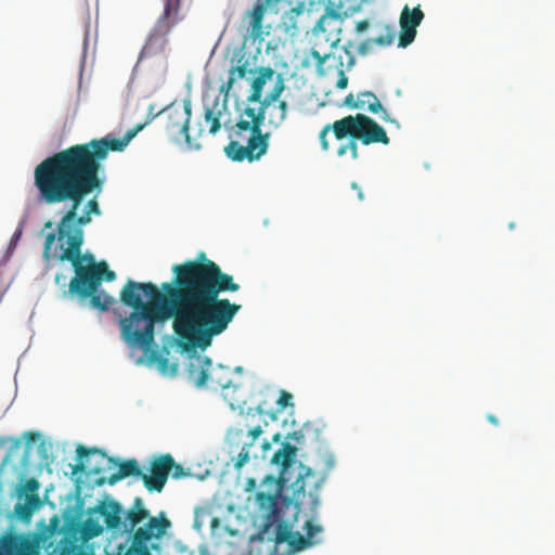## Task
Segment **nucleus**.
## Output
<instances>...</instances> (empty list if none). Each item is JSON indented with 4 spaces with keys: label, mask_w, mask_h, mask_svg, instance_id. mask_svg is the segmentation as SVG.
I'll use <instances>...</instances> for the list:
<instances>
[{
    "label": "nucleus",
    "mask_w": 555,
    "mask_h": 555,
    "mask_svg": "<svg viewBox=\"0 0 555 555\" xmlns=\"http://www.w3.org/2000/svg\"><path fill=\"white\" fill-rule=\"evenodd\" d=\"M249 66L250 64L247 59L244 60L243 56L240 57L237 60V65L231 68L229 79L227 83L221 87V91L225 90L228 92L233 87L236 78L243 79L247 74H254L255 70Z\"/></svg>",
    "instance_id": "nucleus-23"
},
{
    "label": "nucleus",
    "mask_w": 555,
    "mask_h": 555,
    "mask_svg": "<svg viewBox=\"0 0 555 555\" xmlns=\"http://www.w3.org/2000/svg\"><path fill=\"white\" fill-rule=\"evenodd\" d=\"M62 278H63L62 275H59V274H57V275L55 276V282H56L57 284H60V283L62 282Z\"/></svg>",
    "instance_id": "nucleus-55"
},
{
    "label": "nucleus",
    "mask_w": 555,
    "mask_h": 555,
    "mask_svg": "<svg viewBox=\"0 0 555 555\" xmlns=\"http://www.w3.org/2000/svg\"><path fill=\"white\" fill-rule=\"evenodd\" d=\"M363 119L360 117H353V115H348L343 117L341 119L335 120L333 124L326 125L319 134V140L321 146L324 151L330 149V144L327 141V134L332 130L335 138L337 140H343L348 137V134H354L357 137L363 135L362 127Z\"/></svg>",
    "instance_id": "nucleus-15"
},
{
    "label": "nucleus",
    "mask_w": 555,
    "mask_h": 555,
    "mask_svg": "<svg viewBox=\"0 0 555 555\" xmlns=\"http://www.w3.org/2000/svg\"><path fill=\"white\" fill-rule=\"evenodd\" d=\"M284 89V79L281 74H278L274 87L263 99H260V106L258 109H261L266 114V109H268L272 103L279 100Z\"/></svg>",
    "instance_id": "nucleus-26"
},
{
    "label": "nucleus",
    "mask_w": 555,
    "mask_h": 555,
    "mask_svg": "<svg viewBox=\"0 0 555 555\" xmlns=\"http://www.w3.org/2000/svg\"><path fill=\"white\" fill-rule=\"evenodd\" d=\"M105 524H106V527L111 528V529L119 528V526L121 524V518L119 516L118 511H116V512H114L112 514H107L105 516Z\"/></svg>",
    "instance_id": "nucleus-37"
},
{
    "label": "nucleus",
    "mask_w": 555,
    "mask_h": 555,
    "mask_svg": "<svg viewBox=\"0 0 555 555\" xmlns=\"http://www.w3.org/2000/svg\"><path fill=\"white\" fill-rule=\"evenodd\" d=\"M144 127L145 126L143 124H138L134 128L128 130L122 139H111L107 137L93 139L87 143L72 145L66 150L92 162L95 165H102L109 151H122Z\"/></svg>",
    "instance_id": "nucleus-11"
},
{
    "label": "nucleus",
    "mask_w": 555,
    "mask_h": 555,
    "mask_svg": "<svg viewBox=\"0 0 555 555\" xmlns=\"http://www.w3.org/2000/svg\"><path fill=\"white\" fill-rule=\"evenodd\" d=\"M289 5H294L293 11L297 14L301 13L306 5V0H287Z\"/></svg>",
    "instance_id": "nucleus-42"
},
{
    "label": "nucleus",
    "mask_w": 555,
    "mask_h": 555,
    "mask_svg": "<svg viewBox=\"0 0 555 555\" xmlns=\"http://www.w3.org/2000/svg\"><path fill=\"white\" fill-rule=\"evenodd\" d=\"M345 105L351 108H357L356 105H358V98L356 99L352 93H349L344 101Z\"/></svg>",
    "instance_id": "nucleus-43"
},
{
    "label": "nucleus",
    "mask_w": 555,
    "mask_h": 555,
    "mask_svg": "<svg viewBox=\"0 0 555 555\" xmlns=\"http://www.w3.org/2000/svg\"><path fill=\"white\" fill-rule=\"evenodd\" d=\"M0 555H18V534L7 533L0 537Z\"/></svg>",
    "instance_id": "nucleus-28"
},
{
    "label": "nucleus",
    "mask_w": 555,
    "mask_h": 555,
    "mask_svg": "<svg viewBox=\"0 0 555 555\" xmlns=\"http://www.w3.org/2000/svg\"><path fill=\"white\" fill-rule=\"evenodd\" d=\"M188 262H202V263H207V262H214L212 260H209L207 259L206 257V254L205 253H201L197 257V259L195 260H189Z\"/></svg>",
    "instance_id": "nucleus-48"
},
{
    "label": "nucleus",
    "mask_w": 555,
    "mask_h": 555,
    "mask_svg": "<svg viewBox=\"0 0 555 555\" xmlns=\"http://www.w3.org/2000/svg\"><path fill=\"white\" fill-rule=\"evenodd\" d=\"M181 0H165L164 11L151 30L144 49L150 51L163 50L167 43V36L181 21L179 16Z\"/></svg>",
    "instance_id": "nucleus-13"
},
{
    "label": "nucleus",
    "mask_w": 555,
    "mask_h": 555,
    "mask_svg": "<svg viewBox=\"0 0 555 555\" xmlns=\"http://www.w3.org/2000/svg\"><path fill=\"white\" fill-rule=\"evenodd\" d=\"M34 511L35 508H33L31 505H27L26 503H16L15 505V513L23 520L29 519Z\"/></svg>",
    "instance_id": "nucleus-35"
},
{
    "label": "nucleus",
    "mask_w": 555,
    "mask_h": 555,
    "mask_svg": "<svg viewBox=\"0 0 555 555\" xmlns=\"http://www.w3.org/2000/svg\"><path fill=\"white\" fill-rule=\"evenodd\" d=\"M347 85H348V78H347V76L344 74V72H343V70H340V75H339V78H338V80H337V82H336V87H337L338 89H345V88H347Z\"/></svg>",
    "instance_id": "nucleus-45"
},
{
    "label": "nucleus",
    "mask_w": 555,
    "mask_h": 555,
    "mask_svg": "<svg viewBox=\"0 0 555 555\" xmlns=\"http://www.w3.org/2000/svg\"><path fill=\"white\" fill-rule=\"evenodd\" d=\"M297 447L289 442H283L275 451L271 463L279 468V476L274 480L275 486H321L327 479L330 472L335 465L332 454H325L321 459L322 466L310 467L297 462Z\"/></svg>",
    "instance_id": "nucleus-5"
},
{
    "label": "nucleus",
    "mask_w": 555,
    "mask_h": 555,
    "mask_svg": "<svg viewBox=\"0 0 555 555\" xmlns=\"http://www.w3.org/2000/svg\"><path fill=\"white\" fill-rule=\"evenodd\" d=\"M304 490H305L304 487L298 488V491H304Z\"/></svg>",
    "instance_id": "nucleus-63"
},
{
    "label": "nucleus",
    "mask_w": 555,
    "mask_h": 555,
    "mask_svg": "<svg viewBox=\"0 0 555 555\" xmlns=\"http://www.w3.org/2000/svg\"><path fill=\"white\" fill-rule=\"evenodd\" d=\"M249 447L245 444L242 446V450L237 454L235 459H232L234 462V468L240 472V469L248 462L249 460Z\"/></svg>",
    "instance_id": "nucleus-33"
},
{
    "label": "nucleus",
    "mask_w": 555,
    "mask_h": 555,
    "mask_svg": "<svg viewBox=\"0 0 555 555\" xmlns=\"http://www.w3.org/2000/svg\"><path fill=\"white\" fill-rule=\"evenodd\" d=\"M245 489H246V491H248V492H249V491H253L255 488L247 487V488H245Z\"/></svg>",
    "instance_id": "nucleus-61"
},
{
    "label": "nucleus",
    "mask_w": 555,
    "mask_h": 555,
    "mask_svg": "<svg viewBox=\"0 0 555 555\" xmlns=\"http://www.w3.org/2000/svg\"><path fill=\"white\" fill-rule=\"evenodd\" d=\"M287 115V103L281 101L278 105H274L269 112L268 121L274 128H279L285 120Z\"/></svg>",
    "instance_id": "nucleus-29"
},
{
    "label": "nucleus",
    "mask_w": 555,
    "mask_h": 555,
    "mask_svg": "<svg viewBox=\"0 0 555 555\" xmlns=\"http://www.w3.org/2000/svg\"><path fill=\"white\" fill-rule=\"evenodd\" d=\"M373 40L374 46L387 47L390 46L395 40V31L389 28L386 29L385 35H380L376 38H371Z\"/></svg>",
    "instance_id": "nucleus-34"
},
{
    "label": "nucleus",
    "mask_w": 555,
    "mask_h": 555,
    "mask_svg": "<svg viewBox=\"0 0 555 555\" xmlns=\"http://www.w3.org/2000/svg\"><path fill=\"white\" fill-rule=\"evenodd\" d=\"M150 491L160 492L164 488H147Z\"/></svg>",
    "instance_id": "nucleus-56"
},
{
    "label": "nucleus",
    "mask_w": 555,
    "mask_h": 555,
    "mask_svg": "<svg viewBox=\"0 0 555 555\" xmlns=\"http://www.w3.org/2000/svg\"><path fill=\"white\" fill-rule=\"evenodd\" d=\"M357 108L367 109L372 114L383 113L382 119L385 122H391L397 128L400 127L396 119H392L390 115L384 109L383 105L378 101L377 96L371 91H363L358 93V105Z\"/></svg>",
    "instance_id": "nucleus-20"
},
{
    "label": "nucleus",
    "mask_w": 555,
    "mask_h": 555,
    "mask_svg": "<svg viewBox=\"0 0 555 555\" xmlns=\"http://www.w3.org/2000/svg\"><path fill=\"white\" fill-rule=\"evenodd\" d=\"M358 196H359V198H360V199H363V193H362V191H361V190H359V192H358Z\"/></svg>",
    "instance_id": "nucleus-59"
},
{
    "label": "nucleus",
    "mask_w": 555,
    "mask_h": 555,
    "mask_svg": "<svg viewBox=\"0 0 555 555\" xmlns=\"http://www.w3.org/2000/svg\"><path fill=\"white\" fill-rule=\"evenodd\" d=\"M191 116L192 101L189 98L175 100L163 108V129L169 141L176 144L184 142L190 149L198 150L201 145L193 142L189 133Z\"/></svg>",
    "instance_id": "nucleus-10"
},
{
    "label": "nucleus",
    "mask_w": 555,
    "mask_h": 555,
    "mask_svg": "<svg viewBox=\"0 0 555 555\" xmlns=\"http://www.w3.org/2000/svg\"><path fill=\"white\" fill-rule=\"evenodd\" d=\"M353 48V43L351 41H348L345 46H344V50L346 53H350V50Z\"/></svg>",
    "instance_id": "nucleus-50"
},
{
    "label": "nucleus",
    "mask_w": 555,
    "mask_h": 555,
    "mask_svg": "<svg viewBox=\"0 0 555 555\" xmlns=\"http://www.w3.org/2000/svg\"><path fill=\"white\" fill-rule=\"evenodd\" d=\"M149 516V512L141 506V501H135V506L128 511L126 521L124 522L125 531L132 532L134 528Z\"/></svg>",
    "instance_id": "nucleus-25"
},
{
    "label": "nucleus",
    "mask_w": 555,
    "mask_h": 555,
    "mask_svg": "<svg viewBox=\"0 0 555 555\" xmlns=\"http://www.w3.org/2000/svg\"><path fill=\"white\" fill-rule=\"evenodd\" d=\"M217 522H218V519H216V518H215V519L212 520V526H214L215 524H217Z\"/></svg>",
    "instance_id": "nucleus-62"
},
{
    "label": "nucleus",
    "mask_w": 555,
    "mask_h": 555,
    "mask_svg": "<svg viewBox=\"0 0 555 555\" xmlns=\"http://www.w3.org/2000/svg\"><path fill=\"white\" fill-rule=\"evenodd\" d=\"M276 493H258L257 502L262 513L263 522L261 533H268L274 527V541L276 544L287 543L294 552L311 546L315 541L314 537L322 531V527L314 525L311 520L305 524L306 537L294 531L300 506L293 499L282 495L285 488H275Z\"/></svg>",
    "instance_id": "nucleus-3"
},
{
    "label": "nucleus",
    "mask_w": 555,
    "mask_h": 555,
    "mask_svg": "<svg viewBox=\"0 0 555 555\" xmlns=\"http://www.w3.org/2000/svg\"><path fill=\"white\" fill-rule=\"evenodd\" d=\"M75 460L76 463L69 465L70 478L75 486H114L139 473L137 459L108 456L104 450L96 447L78 444Z\"/></svg>",
    "instance_id": "nucleus-4"
},
{
    "label": "nucleus",
    "mask_w": 555,
    "mask_h": 555,
    "mask_svg": "<svg viewBox=\"0 0 555 555\" xmlns=\"http://www.w3.org/2000/svg\"><path fill=\"white\" fill-rule=\"evenodd\" d=\"M39 544L35 539L18 534V555H38Z\"/></svg>",
    "instance_id": "nucleus-30"
},
{
    "label": "nucleus",
    "mask_w": 555,
    "mask_h": 555,
    "mask_svg": "<svg viewBox=\"0 0 555 555\" xmlns=\"http://www.w3.org/2000/svg\"><path fill=\"white\" fill-rule=\"evenodd\" d=\"M353 117H360L363 119V135L357 137L354 134H348L347 138H349V141L347 144H343L338 147V156H344L349 152L351 157L353 159H357L359 157L358 141H361L364 145H370L373 143H382L386 145L389 143V138L385 129L380 125H378L373 118L361 113L353 115Z\"/></svg>",
    "instance_id": "nucleus-14"
},
{
    "label": "nucleus",
    "mask_w": 555,
    "mask_h": 555,
    "mask_svg": "<svg viewBox=\"0 0 555 555\" xmlns=\"http://www.w3.org/2000/svg\"><path fill=\"white\" fill-rule=\"evenodd\" d=\"M305 436L301 430H295L286 436V439H292L296 442H301L304 440Z\"/></svg>",
    "instance_id": "nucleus-44"
},
{
    "label": "nucleus",
    "mask_w": 555,
    "mask_h": 555,
    "mask_svg": "<svg viewBox=\"0 0 555 555\" xmlns=\"http://www.w3.org/2000/svg\"><path fill=\"white\" fill-rule=\"evenodd\" d=\"M51 490H54V487L46 488L47 493H48L49 491H51Z\"/></svg>",
    "instance_id": "nucleus-60"
},
{
    "label": "nucleus",
    "mask_w": 555,
    "mask_h": 555,
    "mask_svg": "<svg viewBox=\"0 0 555 555\" xmlns=\"http://www.w3.org/2000/svg\"><path fill=\"white\" fill-rule=\"evenodd\" d=\"M40 439V435L37 433H28L27 434V442L26 446L22 444V449L20 451L21 454L26 453L29 455L30 451L33 449V443L37 442ZM37 452L40 456V463L38 465H35L30 462L28 459V463L33 466L38 468L37 474L38 477L42 474L43 469L48 472V474L52 473V469L50 468V465L53 462L52 456V443L46 440H40L37 444Z\"/></svg>",
    "instance_id": "nucleus-17"
},
{
    "label": "nucleus",
    "mask_w": 555,
    "mask_h": 555,
    "mask_svg": "<svg viewBox=\"0 0 555 555\" xmlns=\"http://www.w3.org/2000/svg\"><path fill=\"white\" fill-rule=\"evenodd\" d=\"M53 227V222L52 221H47L43 225V229H52Z\"/></svg>",
    "instance_id": "nucleus-52"
},
{
    "label": "nucleus",
    "mask_w": 555,
    "mask_h": 555,
    "mask_svg": "<svg viewBox=\"0 0 555 555\" xmlns=\"http://www.w3.org/2000/svg\"><path fill=\"white\" fill-rule=\"evenodd\" d=\"M75 490H76V494H77V495H80V494L82 493V491H81V488H80V487L75 488Z\"/></svg>",
    "instance_id": "nucleus-57"
},
{
    "label": "nucleus",
    "mask_w": 555,
    "mask_h": 555,
    "mask_svg": "<svg viewBox=\"0 0 555 555\" xmlns=\"http://www.w3.org/2000/svg\"><path fill=\"white\" fill-rule=\"evenodd\" d=\"M172 272V282L160 286L164 293L152 282L129 280L124 285L120 301L132 311L120 318L119 326L129 347L149 351L155 345V325L172 319L173 332L184 344L205 350L241 310V305L220 298L241 286L216 262L179 263Z\"/></svg>",
    "instance_id": "nucleus-1"
},
{
    "label": "nucleus",
    "mask_w": 555,
    "mask_h": 555,
    "mask_svg": "<svg viewBox=\"0 0 555 555\" xmlns=\"http://www.w3.org/2000/svg\"><path fill=\"white\" fill-rule=\"evenodd\" d=\"M103 165L68 151L62 150L44 158L34 170V185L40 203L52 206L69 203L62 212L56 230L48 233L43 244V256L62 250L65 258L78 254L85 241L83 227L92 216H101L98 195L104 186L101 177Z\"/></svg>",
    "instance_id": "nucleus-2"
},
{
    "label": "nucleus",
    "mask_w": 555,
    "mask_h": 555,
    "mask_svg": "<svg viewBox=\"0 0 555 555\" xmlns=\"http://www.w3.org/2000/svg\"><path fill=\"white\" fill-rule=\"evenodd\" d=\"M22 442L14 440L4 456H0V486H40L38 468L28 463V454H21Z\"/></svg>",
    "instance_id": "nucleus-9"
},
{
    "label": "nucleus",
    "mask_w": 555,
    "mask_h": 555,
    "mask_svg": "<svg viewBox=\"0 0 555 555\" xmlns=\"http://www.w3.org/2000/svg\"><path fill=\"white\" fill-rule=\"evenodd\" d=\"M424 18V13L421 7L417 5L413 10L405 5L400 14V34L398 46L405 48L411 44L416 37V28L420 26Z\"/></svg>",
    "instance_id": "nucleus-16"
},
{
    "label": "nucleus",
    "mask_w": 555,
    "mask_h": 555,
    "mask_svg": "<svg viewBox=\"0 0 555 555\" xmlns=\"http://www.w3.org/2000/svg\"><path fill=\"white\" fill-rule=\"evenodd\" d=\"M126 555H152L147 545L131 543Z\"/></svg>",
    "instance_id": "nucleus-38"
},
{
    "label": "nucleus",
    "mask_w": 555,
    "mask_h": 555,
    "mask_svg": "<svg viewBox=\"0 0 555 555\" xmlns=\"http://www.w3.org/2000/svg\"><path fill=\"white\" fill-rule=\"evenodd\" d=\"M264 113L261 109L246 106L241 114V119L232 127L236 138L242 137L244 132H249L247 145H242L237 141H231L225 147L224 153L234 162H249L259 159L268 150L269 134L261 133V125L264 120Z\"/></svg>",
    "instance_id": "nucleus-6"
},
{
    "label": "nucleus",
    "mask_w": 555,
    "mask_h": 555,
    "mask_svg": "<svg viewBox=\"0 0 555 555\" xmlns=\"http://www.w3.org/2000/svg\"><path fill=\"white\" fill-rule=\"evenodd\" d=\"M247 486H250V487L256 486V480H255V479H253V478H249V479L247 480Z\"/></svg>",
    "instance_id": "nucleus-53"
},
{
    "label": "nucleus",
    "mask_w": 555,
    "mask_h": 555,
    "mask_svg": "<svg viewBox=\"0 0 555 555\" xmlns=\"http://www.w3.org/2000/svg\"><path fill=\"white\" fill-rule=\"evenodd\" d=\"M152 359L157 362L158 369L162 372H167L169 366V359L163 356H158L156 352H153Z\"/></svg>",
    "instance_id": "nucleus-39"
},
{
    "label": "nucleus",
    "mask_w": 555,
    "mask_h": 555,
    "mask_svg": "<svg viewBox=\"0 0 555 555\" xmlns=\"http://www.w3.org/2000/svg\"><path fill=\"white\" fill-rule=\"evenodd\" d=\"M274 70L271 67H260L258 76L251 82V91L247 96L249 103H259L262 98V90L268 80L274 76Z\"/></svg>",
    "instance_id": "nucleus-22"
},
{
    "label": "nucleus",
    "mask_w": 555,
    "mask_h": 555,
    "mask_svg": "<svg viewBox=\"0 0 555 555\" xmlns=\"http://www.w3.org/2000/svg\"><path fill=\"white\" fill-rule=\"evenodd\" d=\"M292 400H293L292 393H289V392H287L285 390H282L280 392L279 399L276 400V403H278L280 410H284L287 406H293L294 405Z\"/></svg>",
    "instance_id": "nucleus-36"
},
{
    "label": "nucleus",
    "mask_w": 555,
    "mask_h": 555,
    "mask_svg": "<svg viewBox=\"0 0 555 555\" xmlns=\"http://www.w3.org/2000/svg\"><path fill=\"white\" fill-rule=\"evenodd\" d=\"M69 528L73 530L74 535L79 533L80 540L83 542H87L103 532V527L99 524L98 520L91 517L87 518L82 522L72 520Z\"/></svg>",
    "instance_id": "nucleus-21"
},
{
    "label": "nucleus",
    "mask_w": 555,
    "mask_h": 555,
    "mask_svg": "<svg viewBox=\"0 0 555 555\" xmlns=\"http://www.w3.org/2000/svg\"><path fill=\"white\" fill-rule=\"evenodd\" d=\"M487 420L494 426H498L499 425V420L495 415L493 414H488L487 416Z\"/></svg>",
    "instance_id": "nucleus-49"
},
{
    "label": "nucleus",
    "mask_w": 555,
    "mask_h": 555,
    "mask_svg": "<svg viewBox=\"0 0 555 555\" xmlns=\"http://www.w3.org/2000/svg\"><path fill=\"white\" fill-rule=\"evenodd\" d=\"M4 291L3 289H0V302L2 301L3 297H4Z\"/></svg>",
    "instance_id": "nucleus-58"
},
{
    "label": "nucleus",
    "mask_w": 555,
    "mask_h": 555,
    "mask_svg": "<svg viewBox=\"0 0 555 555\" xmlns=\"http://www.w3.org/2000/svg\"><path fill=\"white\" fill-rule=\"evenodd\" d=\"M90 298L91 306L102 311L108 310L109 307L115 302L114 297L106 294L105 292H98V288L88 295Z\"/></svg>",
    "instance_id": "nucleus-27"
},
{
    "label": "nucleus",
    "mask_w": 555,
    "mask_h": 555,
    "mask_svg": "<svg viewBox=\"0 0 555 555\" xmlns=\"http://www.w3.org/2000/svg\"><path fill=\"white\" fill-rule=\"evenodd\" d=\"M18 494H26V504L31 505L33 508L37 509L41 505V501L37 491L39 488H16Z\"/></svg>",
    "instance_id": "nucleus-32"
},
{
    "label": "nucleus",
    "mask_w": 555,
    "mask_h": 555,
    "mask_svg": "<svg viewBox=\"0 0 555 555\" xmlns=\"http://www.w3.org/2000/svg\"><path fill=\"white\" fill-rule=\"evenodd\" d=\"M341 23L340 15L331 11L319 20L314 31L324 34L325 40L330 41L332 47H335L340 41Z\"/></svg>",
    "instance_id": "nucleus-18"
},
{
    "label": "nucleus",
    "mask_w": 555,
    "mask_h": 555,
    "mask_svg": "<svg viewBox=\"0 0 555 555\" xmlns=\"http://www.w3.org/2000/svg\"><path fill=\"white\" fill-rule=\"evenodd\" d=\"M373 47H374L373 40L371 38L366 39L360 43V46L358 47V52L361 55H366L367 53H370L372 51Z\"/></svg>",
    "instance_id": "nucleus-41"
},
{
    "label": "nucleus",
    "mask_w": 555,
    "mask_h": 555,
    "mask_svg": "<svg viewBox=\"0 0 555 555\" xmlns=\"http://www.w3.org/2000/svg\"><path fill=\"white\" fill-rule=\"evenodd\" d=\"M211 364L210 358L206 356L191 354L186 366L189 379L197 387H202L210 380L211 385L216 388H229L231 379L222 376L224 367L219 365L210 371Z\"/></svg>",
    "instance_id": "nucleus-12"
},
{
    "label": "nucleus",
    "mask_w": 555,
    "mask_h": 555,
    "mask_svg": "<svg viewBox=\"0 0 555 555\" xmlns=\"http://www.w3.org/2000/svg\"><path fill=\"white\" fill-rule=\"evenodd\" d=\"M281 437H282L281 434L276 433L275 435H273L272 439L274 442H279L281 440Z\"/></svg>",
    "instance_id": "nucleus-51"
},
{
    "label": "nucleus",
    "mask_w": 555,
    "mask_h": 555,
    "mask_svg": "<svg viewBox=\"0 0 555 555\" xmlns=\"http://www.w3.org/2000/svg\"><path fill=\"white\" fill-rule=\"evenodd\" d=\"M221 116L222 111L220 107V103L215 101L212 106H206L204 111V119L206 124L209 126V133L216 134L221 128Z\"/></svg>",
    "instance_id": "nucleus-24"
},
{
    "label": "nucleus",
    "mask_w": 555,
    "mask_h": 555,
    "mask_svg": "<svg viewBox=\"0 0 555 555\" xmlns=\"http://www.w3.org/2000/svg\"><path fill=\"white\" fill-rule=\"evenodd\" d=\"M369 26H370L369 21H366V20L359 21L356 24V30H357V33H363L369 28Z\"/></svg>",
    "instance_id": "nucleus-47"
},
{
    "label": "nucleus",
    "mask_w": 555,
    "mask_h": 555,
    "mask_svg": "<svg viewBox=\"0 0 555 555\" xmlns=\"http://www.w3.org/2000/svg\"><path fill=\"white\" fill-rule=\"evenodd\" d=\"M262 434V428L260 425H257L250 428L246 434L242 429L236 430L235 435L240 438L242 444L251 448L255 444L256 439Z\"/></svg>",
    "instance_id": "nucleus-31"
},
{
    "label": "nucleus",
    "mask_w": 555,
    "mask_h": 555,
    "mask_svg": "<svg viewBox=\"0 0 555 555\" xmlns=\"http://www.w3.org/2000/svg\"><path fill=\"white\" fill-rule=\"evenodd\" d=\"M312 56L317 61L318 65H323L325 63L326 59L328 57L327 54L322 55L318 51H312Z\"/></svg>",
    "instance_id": "nucleus-46"
},
{
    "label": "nucleus",
    "mask_w": 555,
    "mask_h": 555,
    "mask_svg": "<svg viewBox=\"0 0 555 555\" xmlns=\"http://www.w3.org/2000/svg\"><path fill=\"white\" fill-rule=\"evenodd\" d=\"M137 466L139 473L130 475L129 478L141 480L143 486H165L169 477L173 480L188 477L203 481L210 474L208 468L183 466L170 453H154L146 459L144 465L137 460Z\"/></svg>",
    "instance_id": "nucleus-7"
},
{
    "label": "nucleus",
    "mask_w": 555,
    "mask_h": 555,
    "mask_svg": "<svg viewBox=\"0 0 555 555\" xmlns=\"http://www.w3.org/2000/svg\"><path fill=\"white\" fill-rule=\"evenodd\" d=\"M168 525L169 522L166 519L158 520L155 517L150 518V520L143 527H140L134 531L132 543L147 545V542L152 538L160 537L165 532Z\"/></svg>",
    "instance_id": "nucleus-19"
},
{
    "label": "nucleus",
    "mask_w": 555,
    "mask_h": 555,
    "mask_svg": "<svg viewBox=\"0 0 555 555\" xmlns=\"http://www.w3.org/2000/svg\"><path fill=\"white\" fill-rule=\"evenodd\" d=\"M50 258L59 261H69L73 264L76 276L69 283V293L83 299L98 288L103 278L113 281L116 276L115 272L111 271L105 262L95 263L92 255L82 256L81 248H79L77 255L69 258L63 257L61 249L52 253Z\"/></svg>",
    "instance_id": "nucleus-8"
},
{
    "label": "nucleus",
    "mask_w": 555,
    "mask_h": 555,
    "mask_svg": "<svg viewBox=\"0 0 555 555\" xmlns=\"http://www.w3.org/2000/svg\"><path fill=\"white\" fill-rule=\"evenodd\" d=\"M158 116H160L163 118V109L156 112L155 111V105L151 104L150 107H149L147 115H146V120L143 122V125L144 126L149 125L150 122H152Z\"/></svg>",
    "instance_id": "nucleus-40"
},
{
    "label": "nucleus",
    "mask_w": 555,
    "mask_h": 555,
    "mask_svg": "<svg viewBox=\"0 0 555 555\" xmlns=\"http://www.w3.org/2000/svg\"><path fill=\"white\" fill-rule=\"evenodd\" d=\"M262 449H263L264 451L269 450V449H270V443H269L268 441H263V443H262Z\"/></svg>",
    "instance_id": "nucleus-54"
}]
</instances>
